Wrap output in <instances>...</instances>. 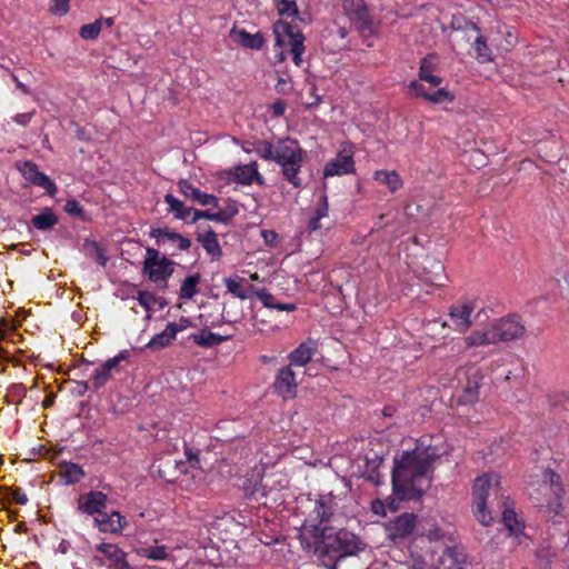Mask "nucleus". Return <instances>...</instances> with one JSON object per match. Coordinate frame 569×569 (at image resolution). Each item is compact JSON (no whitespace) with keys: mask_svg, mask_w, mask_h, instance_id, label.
<instances>
[{"mask_svg":"<svg viewBox=\"0 0 569 569\" xmlns=\"http://www.w3.org/2000/svg\"><path fill=\"white\" fill-rule=\"evenodd\" d=\"M200 274L194 273L191 276H188L181 283L179 297L182 300H190L192 299L196 293L198 292V284L200 282Z\"/></svg>","mask_w":569,"mask_h":569,"instance_id":"obj_38","label":"nucleus"},{"mask_svg":"<svg viewBox=\"0 0 569 569\" xmlns=\"http://www.w3.org/2000/svg\"><path fill=\"white\" fill-rule=\"evenodd\" d=\"M272 387L283 399H292L296 397L298 382L296 380V372L290 366L282 367L278 370Z\"/></svg>","mask_w":569,"mask_h":569,"instance_id":"obj_14","label":"nucleus"},{"mask_svg":"<svg viewBox=\"0 0 569 569\" xmlns=\"http://www.w3.org/2000/svg\"><path fill=\"white\" fill-rule=\"evenodd\" d=\"M150 237L156 240L158 249H162L166 256H174L176 251L172 250L174 247L179 251H188L191 247V241L171 230L169 227H152L149 232Z\"/></svg>","mask_w":569,"mask_h":569,"instance_id":"obj_8","label":"nucleus"},{"mask_svg":"<svg viewBox=\"0 0 569 569\" xmlns=\"http://www.w3.org/2000/svg\"><path fill=\"white\" fill-rule=\"evenodd\" d=\"M343 10L357 29L371 30L372 19L365 0H345Z\"/></svg>","mask_w":569,"mask_h":569,"instance_id":"obj_12","label":"nucleus"},{"mask_svg":"<svg viewBox=\"0 0 569 569\" xmlns=\"http://www.w3.org/2000/svg\"><path fill=\"white\" fill-rule=\"evenodd\" d=\"M543 480L546 482H549L553 493L558 497V498H561V496L563 495V486H562V481H561V477L560 475H558L555 470L552 469H547L543 473Z\"/></svg>","mask_w":569,"mask_h":569,"instance_id":"obj_44","label":"nucleus"},{"mask_svg":"<svg viewBox=\"0 0 569 569\" xmlns=\"http://www.w3.org/2000/svg\"><path fill=\"white\" fill-rule=\"evenodd\" d=\"M465 345L467 348L480 347L496 343L492 329L488 330H477L467 336L465 339Z\"/></svg>","mask_w":569,"mask_h":569,"instance_id":"obj_34","label":"nucleus"},{"mask_svg":"<svg viewBox=\"0 0 569 569\" xmlns=\"http://www.w3.org/2000/svg\"><path fill=\"white\" fill-rule=\"evenodd\" d=\"M499 480L500 478L496 473L476 478L472 487L473 513L481 525L489 526L492 521L491 509L496 506L499 510H502L505 527L511 533H517L521 530V523L515 510L509 507V499L502 500Z\"/></svg>","mask_w":569,"mask_h":569,"instance_id":"obj_3","label":"nucleus"},{"mask_svg":"<svg viewBox=\"0 0 569 569\" xmlns=\"http://www.w3.org/2000/svg\"><path fill=\"white\" fill-rule=\"evenodd\" d=\"M262 236L264 238V241L270 246H273L278 239V234L271 230H263Z\"/></svg>","mask_w":569,"mask_h":569,"instance_id":"obj_59","label":"nucleus"},{"mask_svg":"<svg viewBox=\"0 0 569 569\" xmlns=\"http://www.w3.org/2000/svg\"><path fill=\"white\" fill-rule=\"evenodd\" d=\"M54 395H49L42 402L43 408H49L53 405Z\"/></svg>","mask_w":569,"mask_h":569,"instance_id":"obj_63","label":"nucleus"},{"mask_svg":"<svg viewBox=\"0 0 569 569\" xmlns=\"http://www.w3.org/2000/svg\"><path fill=\"white\" fill-rule=\"evenodd\" d=\"M441 453L436 446L419 441L412 450H406L395 459L391 482L399 500L419 499L431 486L435 463Z\"/></svg>","mask_w":569,"mask_h":569,"instance_id":"obj_2","label":"nucleus"},{"mask_svg":"<svg viewBox=\"0 0 569 569\" xmlns=\"http://www.w3.org/2000/svg\"><path fill=\"white\" fill-rule=\"evenodd\" d=\"M12 79L14 80V82H16L17 87H18V88H19L23 93H29V90H28L27 86H26V84H23L22 82H20V81L18 80V78H17L14 74L12 76Z\"/></svg>","mask_w":569,"mask_h":569,"instance_id":"obj_62","label":"nucleus"},{"mask_svg":"<svg viewBox=\"0 0 569 569\" xmlns=\"http://www.w3.org/2000/svg\"><path fill=\"white\" fill-rule=\"evenodd\" d=\"M473 310L475 303L472 301H466L450 307L449 317L457 331L466 332L471 327L472 321L470 317Z\"/></svg>","mask_w":569,"mask_h":569,"instance_id":"obj_16","label":"nucleus"},{"mask_svg":"<svg viewBox=\"0 0 569 569\" xmlns=\"http://www.w3.org/2000/svg\"><path fill=\"white\" fill-rule=\"evenodd\" d=\"M491 329L496 343L499 341L509 342L517 340L522 338L526 333V327L521 316L518 313H511L496 320L491 325Z\"/></svg>","mask_w":569,"mask_h":569,"instance_id":"obj_10","label":"nucleus"},{"mask_svg":"<svg viewBox=\"0 0 569 569\" xmlns=\"http://www.w3.org/2000/svg\"><path fill=\"white\" fill-rule=\"evenodd\" d=\"M178 333V327L176 323H168L166 329L156 335L144 347L157 350L164 348L176 338Z\"/></svg>","mask_w":569,"mask_h":569,"instance_id":"obj_33","label":"nucleus"},{"mask_svg":"<svg viewBox=\"0 0 569 569\" xmlns=\"http://www.w3.org/2000/svg\"><path fill=\"white\" fill-rule=\"evenodd\" d=\"M379 509H383V505L380 500H375L372 501V510L376 512V513H379Z\"/></svg>","mask_w":569,"mask_h":569,"instance_id":"obj_64","label":"nucleus"},{"mask_svg":"<svg viewBox=\"0 0 569 569\" xmlns=\"http://www.w3.org/2000/svg\"><path fill=\"white\" fill-rule=\"evenodd\" d=\"M78 503L80 511L89 516H100L107 508V495L101 491H90L81 496Z\"/></svg>","mask_w":569,"mask_h":569,"instance_id":"obj_18","label":"nucleus"},{"mask_svg":"<svg viewBox=\"0 0 569 569\" xmlns=\"http://www.w3.org/2000/svg\"><path fill=\"white\" fill-rule=\"evenodd\" d=\"M70 0H51L49 12L54 16H64L69 12Z\"/></svg>","mask_w":569,"mask_h":569,"instance_id":"obj_51","label":"nucleus"},{"mask_svg":"<svg viewBox=\"0 0 569 569\" xmlns=\"http://www.w3.org/2000/svg\"><path fill=\"white\" fill-rule=\"evenodd\" d=\"M258 299L262 302L263 307L272 309L274 302V297L268 292L266 289H259L254 291Z\"/></svg>","mask_w":569,"mask_h":569,"instance_id":"obj_53","label":"nucleus"},{"mask_svg":"<svg viewBox=\"0 0 569 569\" xmlns=\"http://www.w3.org/2000/svg\"><path fill=\"white\" fill-rule=\"evenodd\" d=\"M311 509L299 530L302 548L313 552L328 569H337V562L365 549V543L353 532L330 525L337 511L336 498L320 495L309 500Z\"/></svg>","mask_w":569,"mask_h":569,"instance_id":"obj_1","label":"nucleus"},{"mask_svg":"<svg viewBox=\"0 0 569 569\" xmlns=\"http://www.w3.org/2000/svg\"><path fill=\"white\" fill-rule=\"evenodd\" d=\"M149 472L152 477L157 476L168 483H177L186 489L196 485V479L201 475L197 458L189 456L184 461L177 460L171 452L154 459Z\"/></svg>","mask_w":569,"mask_h":569,"instance_id":"obj_4","label":"nucleus"},{"mask_svg":"<svg viewBox=\"0 0 569 569\" xmlns=\"http://www.w3.org/2000/svg\"><path fill=\"white\" fill-rule=\"evenodd\" d=\"M317 90L316 83H308V101L306 102L308 109L316 108L322 102V98L318 94Z\"/></svg>","mask_w":569,"mask_h":569,"instance_id":"obj_50","label":"nucleus"},{"mask_svg":"<svg viewBox=\"0 0 569 569\" xmlns=\"http://www.w3.org/2000/svg\"><path fill=\"white\" fill-rule=\"evenodd\" d=\"M236 34L238 43L243 48L260 50L263 47L264 39L259 32L251 34L247 30L240 29Z\"/></svg>","mask_w":569,"mask_h":569,"instance_id":"obj_36","label":"nucleus"},{"mask_svg":"<svg viewBox=\"0 0 569 569\" xmlns=\"http://www.w3.org/2000/svg\"><path fill=\"white\" fill-rule=\"evenodd\" d=\"M353 156L355 144L350 141L342 142L337 156L326 163L323 176L327 178L355 173L356 163Z\"/></svg>","mask_w":569,"mask_h":569,"instance_id":"obj_9","label":"nucleus"},{"mask_svg":"<svg viewBox=\"0 0 569 569\" xmlns=\"http://www.w3.org/2000/svg\"><path fill=\"white\" fill-rule=\"evenodd\" d=\"M164 202L168 204V211L172 213L176 219L190 223V219L196 209L184 206L182 201L171 193L164 196Z\"/></svg>","mask_w":569,"mask_h":569,"instance_id":"obj_28","label":"nucleus"},{"mask_svg":"<svg viewBox=\"0 0 569 569\" xmlns=\"http://www.w3.org/2000/svg\"><path fill=\"white\" fill-rule=\"evenodd\" d=\"M102 29V21L96 20L92 23L83 24L79 30V36L84 40H93L98 38Z\"/></svg>","mask_w":569,"mask_h":569,"instance_id":"obj_46","label":"nucleus"},{"mask_svg":"<svg viewBox=\"0 0 569 569\" xmlns=\"http://www.w3.org/2000/svg\"><path fill=\"white\" fill-rule=\"evenodd\" d=\"M329 216V203L327 193H322L316 204L313 216L310 218L307 229L310 233L317 232L323 228L321 220Z\"/></svg>","mask_w":569,"mask_h":569,"instance_id":"obj_26","label":"nucleus"},{"mask_svg":"<svg viewBox=\"0 0 569 569\" xmlns=\"http://www.w3.org/2000/svg\"><path fill=\"white\" fill-rule=\"evenodd\" d=\"M439 59L435 53H430L421 59L419 64V80L428 82L431 87H439L443 79L440 76L435 74L438 70Z\"/></svg>","mask_w":569,"mask_h":569,"instance_id":"obj_19","label":"nucleus"},{"mask_svg":"<svg viewBox=\"0 0 569 569\" xmlns=\"http://www.w3.org/2000/svg\"><path fill=\"white\" fill-rule=\"evenodd\" d=\"M83 251L88 257L96 260L100 266L104 267L107 264L108 257L98 242L86 240L83 243Z\"/></svg>","mask_w":569,"mask_h":569,"instance_id":"obj_40","label":"nucleus"},{"mask_svg":"<svg viewBox=\"0 0 569 569\" xmlns=\"http://www.w3.org/2000/svg\"><path fill=\"white\" fill-rule=\"evenodd\" d=\"M34 112H26V113H19L17 114L13 120L18 123V124H21V126H27L32 117H33Z\"/></svg>","mask_w":569,"mask_h":569,"instance_id":"obj_57","label":"nucleus"},{"mask_svg":"<svg viewBox=\"0 0 569 569\" xmlns=\"http://www.w3.org/2000/svg\"><path fill=\"white\" fill-rule=\"evenodd\" d=\"M478 388L479 386L477 381H475L473 383H471L470 380L468 381L467 386L465 387V392L467 393L468 400H471L472 398L477 397Z\"/></svg>","mask_w":569,"mask_h":569,"instance_id":"obj_56","label":"nucleus"},{"mask_svg":"<svg viewBox=\"0 0 569 569\" xmlns=\"http://www.w3.org/2000/svg\"><path fill=\"white\" fill-rule=\"evenodd\" d=\"M472 47L476 51V59L478 60V62L486 63L492 60L491 49L487 44V41L483 38V36L478 34V37L475 39Z\"/></svg>","mask_w":569,"mask_h":569,"instance_id":"obj_42","label":"nucleus"},{"mask_svg":"<svg viewBox=\"0 0 569 569\" xmlns=\"http://www.w3.org/2000/svg\"><path fill=\"white\" fill-rule=\"evenodd\" d=\"M241 489L244 498L249 500L259 501L267 496L266 487L262 485V479L259 475L244 477Z\"/></svg>","mask_w":569,"mask_h":569,"instance_id":"obj_23","label":"nucleus"},{"mask_svg":"<svg viewBox=\"0 0 569 569\" xmlns=\"http://www.w3.org/2000/svg\"><path fill=\"white\" fill-rule=\"evenodd\" d=\"M11 496L13 498V500L18 503V505H26L28 502V497L26 493H23L21 491L20 488H16L11 491Z\"/></svg>","mask_w":569,"mask_h":569,"instance_id":"obj_55","label":"nucleus"},{"mask_svg":"<svg viewBox=\"0 0 569 569\" xmlns=\"http://www.w3.org/2000/svg\"><path fill=\"white\" fill-rule=\"evenodd\" d=\"M277 10L280 17L284 18H297L301 22H306V19L299 17V10L296 1L293 0H274Z\"/></svg>","mask_w":569,"mask_h":569,"instance_id":"obj_41","label":"nucleus"},{"mask_svg":"<svg viewBox=\"0 0 569 569\" xmlns=\"http://www.w3.org/2000/svg\"><path fill=\"white\" fill-rule=\"evenodd\" d=\"M179 188L186 197L201 206H218L219 200L216 196L202 192L199 188L188 182H180Z\"/></svg>","mask_w":569,"mask_h":569,"instance_id":"obj_25","label":"nucleus"},{"mask_svg":"<svg viewBox=\"0 0 569 569\" xmlns=\"http://www.w3.org/2000/svg\"><path fill=\"white\" fill-rule=\"evenodd\" d=\"M273 32L276 34V46L283 44L282 34L288 37V47L292 56V61L297 67H300L303 62L302 54L306 49L303 33L299 30L296 31L291 23L282 20L273 24Z\"/></svg>","mask_w":569,"mask_h":569,"instance_id":"obj_7","label":"nucleus"},{"mask_svg":"<svg viewBox=\"0 0 569 569\" xmlns=\"http://www.w3.org/2000/svg\"><path fill=\"white\" fill-rule=\"evenodd\" d=\"M193 342L200 347L212 348L232 338V335L220 336L207 329L191 336Z\"/></svg>","mask_w":569,"mask_h":569,"instance_id":"obj_32","label":"nucleus"},{"mask_svg":"<svg viewBox=\"0 0 569 569\" xmlns=\"http://www.w3.org/2000/svg\"><path fill=\"white\" fill-rule=\"evenodd\" d=\"M149 433L153 438L152 442L156 445L154 449L171 452L177 448L176 442H173L177 438L170 437V431L166 428L157 429L156 433H151V431H149Z\"/></svg>","mask_w":569,"mask_h":569,"instance_id":"obj_35","label":"nucleus"},{"mask_svg":"<svg viewBox=\"0 0 569 569\" xmlns=\"http://www.w3.org/2000/svg\"><path fill=\"white\" fill-rule=\"evenodd\" d=\"M78 393L82 396L87 390L92 389V382L90 381V385L88 381H82L78 383Z\"/></svg>","mask_w":569,"mask_h":569,"instance_id":"obj_60","label":"nucleus"},{"mask_svg":"<svg viewBox=\"0 0 569 569\" xmlns=\"http://www.w3.org/2000/svg\"><path fill=\"white\" fill-rule=\"evenodd\" d=\"M114 362V360L108 359L93 371L90 379L92 382V390L96 391L106 386V383L111 379L112 372L119 370Z\"/></svg>","mask_w":569,"mask_h":569,"instance_id":"obj_27","label":"nucleus"},{"mask_svg":"<svg viewBox=\"0 0 569 569\" xmlns=\"http://www.w3.org/2000/svg\"><path fill=\"white\" fill-rule=\"evenodd\" d=\"M416 273L428 286L441 287L447 279L443 263L430 256L423 257Z\"/></svg>","mask_w":569,"mask_h":569,"instance_id":"obj_11","label":"nucleus"},{"mask_svg":"<svg viewBox=\"0 0 569 569\" xmlns=\"http://www.w3.org/2000/svg\"><path fill=\"white\" fill-rule=\"evenodd\" d=\"M272 309H276L278 311H287V312H291V311H295L297 310V305L295 303H281V302H276L273 305V308Z\"/></svg>","mask_w":569,"mask_h":569,"instance_id":"obj_58","label":"nucleus"},{"mask_svg":"<svg viewBox=\"0 0 569 569\" xmlns=\"http://www.w3.org/2000/svg\"><path fill=\"white\" fill-rule=\"evenodd\" d=\"M286 108L287 103L283 100H277L271 106V110L274 117L283 116Z\"/></svg>","mask_w":569,"mask_h":569,"instance_id":"obj_54","label":"nucleus"},{"mask_svg":"<svg viewBox=\"0 0 569 569\" xmlns=\"http://www.w3.org/2000/svg\"><path fill=\"white\" fill-rule=\"evenodd\" d=\"M139 353H140L139 350L136 348L124 349V350H121L117 356H114L113 358H110V359L114 360L116 367L118 369H120V366L122 362H126V363L137 362L139 359Z\"/></svg>","mask_w":569,"mask_h":569,"instance_id":"obj_45","label":"nucleus"},{"mask_svg":"<svg viewBox=\"0 0 569 569\" xmlns=\"http://www.w3.org/2000/svg\"><path fill=\"white\" fill-rule=\"evenodd\" d=\"M64 211L73 217L83 218L84 210L76 199H69L64 204Z\"/></svg>","mask_w":569,"mask_h":569,"instance_id":"obj_52","label":"nucleus"},{"mask_svg":"<svg viewBox=\"0 0 569 569\" xmlns=\"http://www.w3.org/2000/svg\"><path fill=\"white\" fill-rule=\"evenodd\" d=\"M317 351V342L312 339H308L303 342H301L296 349H293L289 355V366H296V367H305L308 365L315 353Z\"/></svg>","mask_w":569,"mask_h":569,"instance_id":"obj_20","label":"nucleus"},{"mask_svg":"<svg viewBox=\"0 0 569 569\" xmlns=\"http://www.w3.org/2000/svg\"><path fill=\"white\" fill-rule=\"evenodd\" d=\"M224 286L231 295L234 297L246 300L248 298L247 290L241 286V283L232 278H226L224 279Z\"/></svg>","mask_w":569,"mask_h":569,"instance_id":"obj_47","label":"nucleus"},{"mask_svg":"<svg viewBox=\"0 0 569 569\" xmlns=\"http://www.w3.org/2000/svg\"><path fill=\"white\" fill-rule=\"evenodd\" d=\"M253 150L261 159L274 161L276 146L271 142L267 140H258L254 142Z\"/></svg>","mask_w":569,"mask_h":569,"instance_id":"obj_43","label":"nucleus"},{"mask_svg":"<svg viewBox=\"0 0 569 569\" xmlns=\"http://www.w3.org/2000/svg\"><path fill=\"white\" fill-rule=\"evenodd\" d=\"M415 526L416 516L413 513H402L389 525V537L392 540L405 538L412 533Z\"/></svg>","mask_w":569,"mask_h":569,"instance_id":"obj_21","label":"nucleus"},{"mask_svg":"<svg viewBox=\"0 0 569 569\" xmlns=\"http://www.w3.org/2000/svg\"><path fill=\"white\" fill-rule=\"evenodd\" d=\"M123 517L117 512H106V510L94 518V522L100 531L116 533L122 529Z\"/></svg>","mask_w":569,"mask_h":569,"instance_id":"obj_24","label":"nucleus"},{"mask_svg":"<svg viewBox=\"0 0 569 569\" xmlns=\"http://www.w3.org/2000/svg\"><path fill=\"white\" fill-rule=\"evenodd\" d=\"M96 549L110 559L117 566V569H132L124 560V552L118 546L113 543H100Z\"/></svg>","mask_w":569,"mask_h":569,"instance_id":"obj_30","label":"nucleus"},{"mask_svg":"<svg viewBox=\"0 0 569 569\" xmlns=\"http://www.w3.org/2000/svg\"><path fill=\"white\" fill-rule=\"evenodd\" d=\"M409 90L419 98L425 99L429 103L440 104L443 102H452L455 97L445 88L429 90L420 80H412L408 84Z\"/></svg>","mask_w":569,"mask_h":569,"instance_id":"obj_15","label":"nucleus"},{"mask_svg":"<svg viewBox=\"0 0 569 569\" xmlns=\"http://www.w3.org/2000/svg\"><path fill=\"white\" fill-rule=\"evenodd\" d=\"M254 178L258 181L261 180L260 173L257 171V169L248 167L239 168V172L237 173V179L239 182L243 184H250Z\"/></svg>","mask_w":569,"mask_h":569,"instance_id":"obj_48","label":"nucleus"},{"mask_svg":"<svg viewBox=\"0 0 569 569\" xmlns=\"http://www.w3.org/2000/svg\"><path fill=\"white\" fill-rule=\"evenodd\" d=\"M58 222L57 214L49 208H46L41 213L32 217V226L41 231H47L53 228Z\"/></svg>","mask_w":569,"mask_h":569,"instance_id":"obj_37","label":"nucleus"},{"mask_svg":"<svg viewBox=\"0 0 569 569\" xmlns=\"http://www.w3.org/2000/svg\"><path fill=\"white\" fill-rule=\"evenodd\" d=\"M451 545H447L442 553L436 560L433 569H462L466 562L465 549L450 539Z\"/></svg>","mask_w":569,"mask_h":569,"instance_id":"obj_13","label":"nucleus"},{"mask_svg":"<svg viewBox=\"0 0 569 569\" xmlns=\"http://www.w3.org/2000/svg\"><path fill=\"white\" fill-rule=\"evenodd\" d=\"M21 171L26 180H28L34 186L44 189L50 196H53L57 192V186L53 183V181H51V179L48 176L38 170L36 163L31 161H26L23 163Z\"/></svg>","mask_w":569,"mask_h":569,"instance_id":"obj_17","label":"nucleus"},{"mask_svg":"<svg viewBox=\"0 0 569 569\" xmlns=\"http://www.w3.org/2000/svg\"><path fill=\"white\" fill-rule=\"evenodd\" d=\"M174 261L156 248H147L144 257V276L156 284L158 289H166L173 274Z\"/></svg>","mask_w":569,"mask_h":569,"instance_id":"obj_6","label":"nucleus"},{"mask_svg":"<svg viewBox=\"0 0 569 569\" xmlns=\"http://www.w3.org/2000/svg\"><path fill=\"white\" fill-rule=\"evenodd\" d=\"M197 241L202 246L213 261L219 260L222 257V249L220 247L218 236L210 226H208L206 231L197 233Z\"/></svg>","mask_w":569,"mask_h":569,"instance_id":"obj_22","label":"nucleus"},{"mask_svg":"<svg viewBox=\"0 0 569 569\" xmlns=\"http://www.w3.org/2000/svg\"><path fill=\"white\" fill-rule=\"evenodd\" d=\"M305 151L299 142L291 138L278 141L276 146L274 162L281 167L284 179L296 188L302 186L299 177L303 161Z\"/></svg>","mask_w":569,"mask_h":569,"instance_id":"obj_5","label":"nucleus"},{"mask_svg":"<svg viewBox=\"0 0 569 569\" xmlns=\"http://www.w3.org/2000/svg\"><path fill=\"white\" fill-rule=\"evenodd\" d=\"M238 212L237 209L231 211L220 210L218 212H210L209 210H197L193 212V216L190 219V223H196L200 219H207L214 222L229 223L232 217Z\"/></svg>","mask_w":569,"mask_h":569,"instance_id":"obj_31","label":"nucleus"},{"mask_svg":"<svg viewBox=\"0 0 569 569\" xmlns=\"http://www.w3.org/2000/svg\"><path fill=\"white\" fill-rule=\"evenodd\" d=\"M190 325H191L190 319H188V318H183V317H182V318L180 319L179 325H177V327H178V332H179V331H181V330H184V329H186V328H188Z\"/></svg>","mask_w":569,"mask_h":569,"instance_id":"obj_61","label":"nucleus"},{"mask_svg":"<svg viewBox=\"0 0 569 569\" xmlns=\"http://www.w3.org/2000/svg\"><path fill=\"white\" fill-rule=\"evenodd\" d=\"M61 475L68 485L78 483L84 477L82 468L72 462H64L61 465Z\"/></svg>","mask_w":569,"mask_h":569,"instance_id":"obj_39","label":"nucleus"},{"mask_svg":"<svg viewBox=\"0 0 569 569\" xmlns=\"http://www.w3.org/2000/svg\"><path fill=\"white\" fill-rule=\"evenodd\" d=\"M373 179L386 186L391 193L397 192L403 186V181L396 170H377L373 173Z\"/></svg>","mask_w":569,"mask_h":569,"instance_id":"obj_29","label":"nucleus"},{"mask_svg":"<svg viewBox=\"0 0 569 569\" xmlns=\"http://www.w3.org/2000/svg\"><path fill=\"white\" fill-rule=\"evenodd\" d=\"M167 549L164 546H150L144 548V557L151 560H164L167 558Z\"/></svg>","mask_w":569,"mask_h":569,"instance_id":"obj_49","label":"nucleus"}]
</instances>
